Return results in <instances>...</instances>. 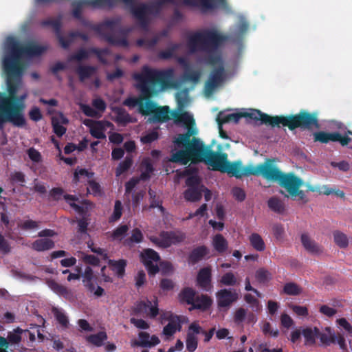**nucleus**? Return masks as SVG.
<instances>
[{
  "label": "nucleus",
  "mask_w": 352,
  "mask_h": 352,
  "mask_svg": "<svg viewBox=\"0 0 352 352\" xmlns=\"http://www.w3.org/2000/svg\"><path fill=\"white\" fill-rule=\"evenodd\" d=\"M174 70L157 69L144 65L140 72L133 74L135 87L140 93L142 102L139 112L142 116H152L158 107L151 100L161 91L173 87Z\"/></svg>",
  "instance_id": "f257e3e1"
},
{
  "label": "nucleus",
  "mask_w": 352,
  "mask_h": 352,
  "mask_svg": "<svg viewBox=\"0 0 352 352\" xmlns=\"http://www.w3.org/2000/svg\"><path fill=\"white\" fill-rule=\"evenodd\" d=\"M47 46L30 41L25 45L14 36L6 38L4 43V54L2 58L3 69L6 75V85H12L21 89L23 85V56L37 57L46 50Z\"/></svg>",
  "instance_id": "f03ea898"
},
{
  "label": "nucleus",
  "mask_w": 352,
  "mask_h": 352,
  "mask_svg": "<svg viewBox=\"0 0 352 352\" xmlns=\"http://www.w3.org/2000/svg\"><path fill=\"white\" fill-rule=\"evenodd\" d=\"M175 124H183L187 131L184 133L179 134L173 140L177 148L182 149L173 153L170 161L182 165L188 164L190 161V156L197 151L204 143L198 138L192 137L197 133L193 126L195 124L193 117L187 111H174L171 113Z\"/></svg>",
  "instance_id": "7ed1b4c3"
},
{
  "label": "nucleus",
  "mask_w": 352,
  "mask_h": 352,
  "mask_svg": "<svg viewBox=\"0 0 352 352\" xmlns=\"http://www.w3.org/2000/svg\"><path fill=\"white\" fill-rule=\"evenodd\" d=\"M244 117L259 120L261 124L270 125L272 127L287 126L291 131L298 128L301 130L313 131L320 127L318 113H310L305 110H301L297 114L287 116H271L260 110L254 109L250 113H244Z\"/></svg>",
  "instance_id": "20e7f679"
},
{
  "label": "nucleus",
  "mask_w": 352,
  "mask_h": 352,
  "mask_svg": "<svg viewBox=\"0 0 352 352\" xmlns=\"http://www.w3.org/2000/svg\"><path fill=\"white\" fill-rule=\"evenodd\" d=\"M7 85V92H0V131H3L4 125L9 122L14 126L22 127L26 124L23 115L24 100L27 94L17 96L19 89L12 85Z\"/></svg>",
  "instance_id": "39448f33"
},
{
  "label": "nucleus",
  "mask_w": 352,
  "mask_h": 352,
  "mask_svg": "<svg viewBox=\"0 0 352 352\" xmlns=\"http://www.w3.org/2000/svg\"><path fill=\"white\" fill-rule=\"evenodd\" d=\"M228 37L217 30L206 29L192 33L188 37L187 45L190 53L213 52L228 41Z\"/></svg>",
  "instance_id": "423d86ee"
},
{
  "label": "nucleus",
  "mask_w": 352,
  "mask_h": 352,
  "mask_svg": "<svg viewBox=\"0 0 352 352\" xmlns=\"http://www.w3.org/2000/svg\"><path fill=\"white\" fill-rule=\"evenodd\" d=\"M120 16L106 19L100 24L94 25L93 30L110 45L128 47L127 34L130 29L122 28Z\"/></svg>",
  "instance_id": "0eeeda50"
},
{
  "label": "nucleus",
  "mask_w": 352,
  "mask_h": 352,
  "mask_svg": "<svg viewBox=\"0 0 352 352\" xmlns=\"http://www.w3.org/2000/svg\"><path fill=\"white\" fill-rule=\"evenodd\" d=\"M166 3L176 5L175 0H156L151 3H140L131 9V14L135 19L141 28L147 31L149 25V15L158 14Z\"/></svg>",
  "instance_id": "6e6552de"
},
{
  "label": "nucleus",
  "mask_w": 352,
  "mask_h": 352,
  "mask_svg": "<svg viewBox=\"0 0 352 352\" xmlns=\"http://www.w3.org/2000/svg\"><path fill=\"white\" fill-rule=\"evenodd\" d=\"M190 162H204L212 167L213 170L223 171L227 163L228 155L226 153L213 151L210 146H201L190 157Z\"/></svg>",
  "instance_id": "1a4fd4ad"
},
{
  "label": "nucleus",
  "mask_w": 352,
  "mask_h": 352,
  "mask_svg": "<svg viewBox=\"0 0 352 352\" xmlns=\"http://www.w3.org/2000/svg\"><path fill=\"white\" fill-rule=\"evenodd\" d=\"M218 63H219V65L210 72L208 75V78L205 82L204 90L206 96H210L216 88L220 86L226 80V70L221 58L219 56L209 57V64L214 65Z\"/></svg>",
  "instance_id": "9d476101"
},
{
  "label": "nucleus",
  "mask_w": 352,
  "mask_h": 352,
  "mask_svg": "<svg viewBox=\"0 0 352 352\" xmlns=\"http://www.w3.org/2000/svg\"><path fill=\"white\" fill-rule=\"evenodd\" d=\"M140 260L148 271L149 276H154L160 272L157 264L160 261V254L153 249H144L140 254Z\"/></svg>",
  "instance_id": "9b49d317"
},
{
  "label": "nucleus",
  "mask_w": 352,
  "mask_h": 352,
  "mask_svg": "<svg viewBox=\"0 0 352 352\" xmlns=\"http://www.w3.org/2000/svg\"><path fill=\"white\" fill-rule=\"evenodd\" d=\"M314 142H319L327 144L329 142H338L342 146H344L349 144L351 141V138L347 135H342L339 132L328 133L324 131H319L314 133Z\"/></svg>",
  "instance_id": "f8f14e48"
},
{
  "label": "nucleus",
  "mask_w": 352,
  "mask_h": 352,
  "mask_svg": "<svg viewBox=\"0 0 352 352\" xmlns=\"http://www.w3.org/2000/svg\"><path fill=\"white\" fill-rule=\"evenodd\" d=\"M62 19L63 15L60 14L57 16V17L55 19L48 18L41 21V25L42 27H52L54 29L56 37L62 47L64 49H67L69 47V41H67L65 40V36L62 35Z\"/></svg>",
  "instance_id": "ddd939ff"
},
{
  "label": "nucleus",
  "mask_w": 352,
  "mask_h": 352,
  "mask_svg": "<svg viewBox=\"0 0 352 352\" xmlns=\"http://www.w3.org/2000/svg\"><path fill=\"white\" fill-rule=\"evenodd\" d=\"M278 184L280 187L285 188L289 195L298 188H300L303 184V181L292 172L283 173Z\"/></svg>",
  "instance_id": "4468645a"
},
{
  "label": "nucleus",
  "mask_w": 352,
  "mask_h": 352,
  "mask_svg": "<svg viewBox=\"0 0 352 352\" xmlns=\"http://www.w3.org/2000/svg\"><path fill=\"white\" fill-rule=\"evenodd\" d=\"M216 298L219 308H228L238 300L239 295L234 289H221L216 293Z\"/></svg>",
  "instance_id": "2eb2a0df"
},
{
  "label": "nucleus",
  "mask_w": 352,
  "mask_h": 352,
  "mask_svg": "<svg viewBox=\"0 0 352 352\" xmlns=\"http://www.w3.org/2000/svg\"><path fill=\"white\" fill-rule=\"evenodd\" d=\"M273 162L274 160L267 159L264 163H261L260 173L265 179L278 182L283 172Z\"/></svg>",
  "instance_id": "dca6fc26"
},
{
  "label": "nucleus",
  "mask_w": 352,
  "mask_h": 352,
  "mask_svg": "<svg viewBox=\"0 0 352 352\" xmlns=\"http://www.w3.org/2000/svg\"><path fill=\"white\" fill-rule=\"evenodd\" d=\"M160 236L162 238V248H167L172 245L179 244L184 241L186 234L181 231H162Z\"/></svg>",
  "instance_id": "f3484780"
},
{
  "label": "nucleus",
  "mask_w": 352,
  "mask_h": 352,
  "mask_svg": "<svg viewBox=\"0 0 352 352\" xmlns=\"http://www.w3.org/2000/svg\"><path fill=\"white\" fill-rule=\"evenodd\" d=\"M148 310L150 318H155L158 315L159 309L157 299L155 301L154 305H153L152 302L148 299L146 300L138 302L133 309L134 313L138 315L146 313Z\"/></svg>",
  "instance_id": "a211bd4d"
},
{
  "label": "nucleus",
  "mask_w": 352,
  "mask_h": 352,
  "mask_svg": "<svg viewBox=\"0 0 352 352\" xmlns=\"http://www.w3.org/2000/svg\"><path fill=\"white\" fill-rule=\"evenodd\" d=\"M210 252L208 248L204 245L193 248L187 257L188 264L194 265L203 260Z\"/></svg>",
  "instance_id": "6ab92c4d"
},
{
  "label": "nucleus",
  "mask_w": 352,
  "mask_h": 352,
  "mask_svg": "<svg viewBox=\"0 0 352 352\" xmlns=\"http://www.w3.org/2000/svg\"><path fill=\"white\" fill-rule=\"evenodd\" d=\"M211 278V269L208 267L201 268L197 276V285L206 291H209L212 287Z\"/></svg>",
  "instance_id": "aec40b11"
},
{
  "label": "nucleus",
  "mask_w": 352,
  "mask_h": 352,
  "mask_svg": "<svg viewBox=\"0 0 352 352\" xmlns=\"http://www.w3.org/2000/svg\"><path fill=\"white\" fill-rule=\"evenodd\" d=\"M166 319L168 320V323L163 329V333L165 336H172L176 331H181V320L178 316L170 314Z\"/></svg>",
  "instance_id": "412c9836"
},
{
  "label": "nucleus",
  "mask_w": 352,
  "mask_h": 352,
  "mask_svg": "<svg viewBox=\"0 0 352 352\" xmlns=\"http://www.w3.org/2000/svg\"><path fill=\"white\" fill-rule=\"evenodd\" d=\"M170 109L168 106H158L153 114L149 118L150 122L163 123L168 121L170 118Z\"/></svg>",
  "instance_id": "4be33fe9"
},
{
  "label": "nucleus",
  "mask_w": 352,
  "mask_h": 352,
  "mask_svg": "<svg viewBox=\"0 0 352 352\" xmlns=\"http://www.w3.org/2000/svg\"><path fill=\"white\" fill-rule=\"evenodd\" d=\"M212 304V299L206 294H201L195 296V302L190 310L198 309L202 311L208 310Z\"/></svg>",
  "instance_id": "5701e85b"
},
{
  "label": "nucleus",
  "mask_w": 352,
  "mask_h": 352,
  "mask_svg": "<svg viewBox=\"0 0 352 352\" xmlns=\"http://www.w3.org/2000/svg\"><path fill=\"white\" fill-rule=\"evenodd\" d=\"M47 285L54 293L62 296L65 299L70 300L73 298V293L71 289L57 283L54 280L47 281Z\"/></svg>",
  "instance_id": "b1692460"
},
{
  "label": "nucleus",
  "mask_w": 352,
  "mask_h": 352,
  "mask_svg": "<svg viewBox=\"0 0 352 352\" xmlns=\"http://www.w3.org/2000/svg\"><path fill=\"white\" fill-rule=\"evenodd\" d=\"M244 166H243L240 161L229 162L227 160V163L225 165L223 172H226L228 174H231L236 178H241L244 176Z\"/></svg>",
  "instance_id": "393cba45"
},
{
  "label": "nucleus",
  "mask_w": 352,
  "mask_h": 352,
  "mask_svg": "<svg viewBox=\"0 0 352 352\" xmlns=\"http://www.w3.org/2000/svg\"><path fill=\"white\" fill-rule=\"evenodd\" d=\"M112 111L115 115L114 121L118 124L124 126L133 122L130 114L124 108L115 107L112 109Z\"/></svg>",
  "instance_id": "a878e982"
},
{
  "label": "nucleus",
  "mask_w": 352,
  "mask_h": 352,
  "mask_svg": "<svg viewBox=\"0 0 352 352\" xmlns=\"http://www.w3.org/2000/svg\"><path fill=\"white\" fill-rule=\"evenodd\" d=\"M301 243L305 249L310 253L319 254L322 252L320 245H318L314 240H312L307 234H302Z\"/></svg>",
  "instance_id": "bb28decb"
},
{
  "label": "nucleus",
  "mask_w": 352,
  "mask_h": 352,
  "mask_svg": "<svg viewBox=\"0 0 352 352\" xmlns=\"http://www.w3.org/2000/svg\"><path fill=\"white\" fill-rule=\"evenodd\" d=\"M327 332L323 333L319 330V333L317 334V338H319L320 342L325 346H329L331 344H335L336 342V335L332 331L331 328L327 327L324 329Z\"/></svg>",
  "instance_id": "cd10ccee"
},
{
  "label": "nucleus",
  "mask_w": 352,
  "mask_h": 352,
  "mask_svg": "<svg viewBox=\"0 0 352 352\" xmlns=\"http://www.w3.org/2000/svg\"><path fill=\"white\" fill-rule=\"evenodd\" d=\"M267 206L272 212L279 214H283L286 210L284 201L276 196H273L268 199Z\"/></svg>",
  "instance_id": "c85d7f7f"
},
{
  "label": "nucleus",
  "mask_w": 352,
  "mask_h": 352,
  "mask_svg": "<svg viewBox=\"0 0 352 352\" xmlns=\"http://www.w3.org/2000/svg\"><path fill=\"white\" fill-rule=\"evenodd\" d=\"M196 292L191 287H184L179 294V299L181 302L186 303L192 307L195 302Z\"/></svg>",
  "instance_id": "c756f323"
},
{
  "label": "nucleus",
  "mask_w": 352,
  "mask_h": 352,
  "mask_svg": "<svg viewBox=\"0 0 352 352\" xmlns=\"http://www.w3.org/2000/svg\"><path fill=\"white\" fill-rule=\"evenodd\" d=\"M190 329L193 331L195 333L202 334L204 336V342H209L214 336L215 332V327H212L209 329V331H206L199 324V323L196 321L190 323Z\"/></svg>",
  "instance_id": "7c9ffc66"
},
{
  "label": "nucleus",
  "mask_w": 352,
  "mask_h": 352,
  "mask_svg": "<svg viewBox=\"0 0 352 352\" xmlns=\"http://www.w3.org/2000/svg\"><path fill=\"white\" fill-rule=\"evenodd\" d=\"M318 333L319 329L318 327H314V329L310 327L303 328L302 329V335L305 338V344L310 346L314 345Z\"/></svg>",
  "instance_id": "2f4dec72"
},
{
  "label": "nucleus",
  "mask_w": 352,
  "mask_h": 352,
  "mask_svg": "<svg viewBox=\"0 0 352 352\" xmlns=\"http://www.w3.org/2000/svg\"><path fill=\"white\" fill-rule=\"evenodd\" d=\"M54 248V242L50 239H41L34 241L32 248L37 252H43Z\"/></svg>",
  "instance_id": "473e14b6"
},
{
  "label": "nucleus",
  "mask_w": 352,
  "mask_h": 352,
  "mask_svg": "<svg viewBox=\"0 0 352 352\" xmlns=\"http://www.w3.org/2000/svg\"><path fill=\"white\" fill-rule=\"evenodd\" d=\"M197 334L195 333L192 329H190V324L188 326L186 339V350L188 352H194L196 351L198 346V338Z\"/></svg>",
  "instance_id": "72a5a7b5"
},
{
  "label": "nucleus",
  "mask_w": 352,
  "mask_h": 352,
  "mask_svg": "<svg viewBox=\"0 0 352 352\" xmlns=\"http://www.w3.org/2000/svg\"><path fill=\"white\" fill-rule=\"evenodd\" d=\"M96 72V68L91 65H80L76 69V73L80 82H84L86 79L91 77Z\"/></svg>",
  "instance_id": "f704fd0d"
},
{
  "label": "nucleus",
  "mask_w": 352,
  "mask_h": 352,
  "mask_svg": "<svg viewBox=\"0 0 352 352\" xmlns=\"http://www.w3.org/2000/svg\"><path fill=\"white\" fill-rule=\"evenodd\" d=\"M204 188H187L184 192V197L186 201L196 202L202 197Z\"/></svg>",
  "instance_id": "c9c22d12"
},
{
  "label": "nucleus",
  "mask_w": 352,
  "mask_h": 352,
  "mask_svg": "<svg viewBox=\"0 0 352 352\" xmlns=\"http://www.w3.org/2000/svg\"><path fill=\"white\" fill-rule=\"evenodd\" d=\"M212 245L214 250L220 254L225 252L228 248L227 240L221 234H217L214 236Z\"/></svg>",
  "instance_id": "e433bc0d"
},
{
  "label": "nucleus",
  "mask_w": 352,
  "mask_h": 352,
  "mask_svg": "<svg viewBox=\"0 0 352 352\" xmlns=\"http://www.w3.org/2000/svg\"><path fill=\"white\" fill-rule=\"evenodd\" d=\"M109 265L118 277L122 278L124 275L125 267L126 266V261L125 260H109Z\"/></svg>",
  "instance_id": "4c0bfd02"
},
{
  "label": "nucleus",
  "mask_w": 352,
  "mask_h": 352,
  "mask_svg": "<svg viewBox=\"0 0 352 352\" xmlns=\"http://www.w3.org/2000/svg\"><path fill=\"white\" fill-rule=\"evenodd\" d=\"M107 335L105 331H99L96 334H91L86 337V340L96 346H101L107 340Z\"/></svg>",
  "instance_id": "58836bf2"
},
{
  "label": "nucleus",
  "mask_w": 352,
  "mask_h": 352,
  "mask_svg": "<svg viewBox=\"0 0 352 352\" xmlns=\"http://www.w3.org/2000/svg\"><path fill=\"white\" fill-rule=\"evenodd\" d=\"M243 117H244V113H233L223 116L219 115L217 118V122L219 125H222L223 124L230 122L237 123Z\"/></svg>",
  "instance_id": "ea45409f"
},
{
  "label": "nucleus",
  "mask_w": 352,
  "mask_h": 352,
  "mask_svg": "<svg viewBox=\"0 0 352 352\" xmlns=\"http://www.w3.org/2000/svg\"><path fill=\"white\" fill-rule=\"evenodd\" d=\"M250 245L257 251L262 252L265 245L262 237L257 233H252L249 237Z\"/></svg>",
  "instance_id": "a19ab883"
},
{
  "label": "nucleus",
  "mask_w": 352,
  "mask_h": 352,
  "mask_svg": "<svg viewBox=\"0 0 352 352\" xmlns=\"http://www.w3.org/2000/svg\"><path fill=\"white\" fill-rule=\"evenodd\" d=\"M335 243L340 248H346L349 245L347 236L343 232L336 230L333 232Z\"/></svg>",
  "instance_id": "79ce46f5"
},
{
  "label": "nucleus",
  "mask_w": 352,
  "mask_h": 352,
  "mask_svg": "<svg viewBox=\"0 0 352 352\" xmlns=\"http://www.w3.org/2000/svg\"><path fill=\"white\" fill-rule=\"evenodd\" d=\"M24 330L20 327H16L12 331H10L8 333L7 340L9 342V344H18L22 340L21 334Z\"/></svg>",
  "instance_id": "37998d69"
},
{
  "label": "nucleus",
  "mask_w": 352,
  "mask_h": 352,
  "mask_svg": "<svg viewBox=\"0 0 352 352\" xmlns=\"http://www.w3.org/2000/svg\"><path fill=\"white\" fill-rule=\"evenodd\" d=\"M86 0H79L76 1H74L72 3V6L73 8L72 10V15L73 16L78 19H82V10L83 6H87V4L85 3Z\"/></svg>",
  "instance_id": "c03bdc74"
},
{
  "label": "nucleus",
  "mask_w": 352,
  "mask_h": 352,
  "mask_svg": "<svg viewBox=\"0 0 352 352\" xmlns=\"http://www.w3.org/2000/svg\"><path fill=\"white\" fill-rule=\"evenodd\" d=\"M284 294L289 296H297L302 293V288L295 283H287L283 287Z\"/></svg>",
  "instance_id": "a18cd8bd"
},
{
  "label": "nucleus",
  "mask_w": 352,
  "mask_h": 352,
  "mask_svg": "<svg viewBox=\"0 0 352 352\" xmlns=\"http://www.w3.org/2000/svg\"><path fill=\"white\" fill-rule=\"evenodd\" d=\"M220 283L226 286H236L239 285V281L232 272L224 274L220 279Z\"/></svg>",
  "instance_id": "49530a36"
},
{
  "label": "nucleus",
  "mask_w": 352,
  "mask_h": 352,
  "mask_svg": "<svg viewBox=\"0 0 352 352\" xmlns=\"http://www.w3.org/2000/svg\"><path fill=\"white\" fill-rule=\"evenodd\" d=\"M104 126L100 121L96 122L95 125L91 127V135L97 139H104L106 135L104 133Z\"/></svg>",
  "instance_id": "de8ad7c7"
},
{
  "label": "nucleus",
  "mask_w": 352,
  "mask_h": 352,
  "mask_svg": "<svg viewBox=\"0 0 352 352\" xmlns=\"http://www.w3.org/2000/svg\"><path fill=\"white\" fill-rule=\"evenodd\" d=\"M52 313L57 322L63 328H67L69 326V320L67 316L61 310L56 307L52 308Z\"/></svg>",
  "instance_id": "09e8293b"
},
{
  "label": "nucleus",
  "mask_w": 352,
  "mask_h": 352,
  "mask_svg": "<svg viewBox=\"0 0 352 352\" xmlns=\"http://www.w3.org/2000/svg\"><path fill=\"white\" fill-rule=\"evenodd\" d=\"M133 164V160L131 157L126 156L125 159L121 162L116 169V175L120 176L127 171Z\"/></svg>",
  "instance_id": "8fccbe9b"
},
{
  "label": "nucleus",
  "mask_w": 352,
  "mask_h": 352,
  "mask_svg": "<svg viewBox=\"0 0 352 352\" xmlns=\"http://www.w3.org/2000/svg\"><path fill=\"white\" fill-rule=\"evenodd\" d=\"M159 42V37H153L151 39L138 38L136 41V45L138 47H145L151 49L154 47Z\"/></svg>",
  "instance_id": "3c124183"
},
{
  "label": "nucleus",
  "mask_w": 352,
  "mask_h": 352,
  "mask_svg": "<svg viewBox=\"0 0 352 352\" xmlns=\"http://www.w3.org/2000/svg\"><path fill=\"white\" fill-rule=\"evenodd\" d=\"M201 76V73L197 70L186 69L184 74L185 80L190 81L195 83L198 82Z\"/></svg>",
  "instance_id": "603ef678"
},
{
  "label": "nucleus",
  "mask_w": 352,
  "mask_h": 352,
  "mask_svg": "<svg viewBox=\"0 0 352 352\" xmlns=\"http://www.w3.org/2000/svg\"><path fill=\"white\" fill-rule=\"evenodd\" d=\"M64 199L69 204V206L74 209L76 212L82 213L83 212V208L75 203L76 201L78 200V198L75 195L66 194L63 196Z\"/></svg>",
  "instance_id": "864d4df0"
},
{
  "label": "nucleus",
  "mask_w": 352,
  "mask_h": 352,
  "mask_svg": "<svg viewBox=\"0 0 352 352\" xmlns=\"http://www.w3.org/2000/svg\"><path fill=\"white\" fill-rule=\"evenodd\" d=\"M52 125L54 133L58 137H61L65 133L66 128L59 124V120L56 117L52 118Z\"/></svg>",
  "instance_id": "5fc2aeb1"
},
{
  "label": "nucleus",
  "mask_w": 352,
  "mask_h": 352,
  "mask_svg": "<svg viewBox=\"0 0 352 352\" xmlns=\"http://www.w3.org/2000/svg\"><path fill=\"white\" fill-rule=\"evenodd\" d=\"M186 185L188 188H204V185L201 184L200 178L197 175H191L186 178Z\"/></svg>",
  "instance_id": "6e6d98bb"
},
{
  "label": "nucleus",
  "mask_w": 352,
  "mask_h": 352,
  "mask_svg": "<svg viewBox=\"0 0 352 352\" xmlns=\"http://www.w3.org/2000/svg\"><path fill=\"white\" fill-rule=\"evenodd\" d=\"M89 54V49L88 50H86L82 48L78 50L75 54L72 55L69 58V60L81 61L82 60L88 58Z\"/></svg>",
  "instance_id": "4d7b16f0"
},
{
  "label": "nucleus",
  "mask_w": 352,
  "mask_h": 352,
  "mask_svg": "<svg viewBox=\"0 0 352 352\" xmlns=\"http://www.w3.org/2000/svg\"><path fill=\"white\" fill-rule=\"evenodd\" d=\"M80 108L81 111H82V113L88 117H91V118L100 117V114L98 113V112L96 109H94V108H92L91 107H90L88 104H81L80 106Z\"/></svg>",
  "instance_id": "13d9d810"
},
{
  "label": "nucleus",
  "mask_w": 352,
  "mask_h": 352,
  "mask_svg": "<svg viewBox=\"0 0 352 352\" xmlns=\"http://www.w3.org/2000/svg\"><path fill=\"white\" fill-rule=\"evenodd\" d=\"M80 38L82 40L87 41L89 39L88 35L85 33L80 32L79 31H72L68 34V36L65 37L67 41H69V45L74 41L76 38Z\"/></svg>",
  "instance_id": "bf43d9fd"
},
{
  "label": "nucleus",
  "mask_w": 352,
  "mask_h": 352,
  "mask_svg": "<svg viewBox=\"0 0 352 352\" xmlns=\"http://www.w3.org/2000/svg\"><path fill=\"white\" fill-rule=\"evenodd\" d=\"M122 213V203L119 200H116L114 205V210L112 215L110 217V221H116L120 219Z\"/></svg>",
  "instance_id": "052dcab7"
},
{
  "label": "nucleus",
  "mask_w": 352,
  "mask_h": 352,
  "mask_svg": "<svg viewBox=\"0 0 352 352\" xmlns=\"http://www.w3.org/2000/svg\"><path fill=\"white\" fill-rule=\"evenodd\" d=\"M270 273L264 268L256 271L255 277L259 283H265L270 279Z\"/></svg>",
  "instance_id": "680f3d73"
},
{
  "label": "nucleus",
  "mask_w": 352,
  "mask_h": 352,
  "mask_svg": "<svg viewBox=\"0 0 352 352\" xmlns=\"http://www.w3.org/2000/svg\"><path fill=\"white\" fill-rule=\"evenodd\" d=\"M90 54H95L98 60L102 63H105V60L103 58L104 55H107L109 54V51L107 48H96V47H91L89 49Z\"/></svg>",
  "instance_id": "e2e57ef3"
},
{
  "label": "nucleus",
  "mask_w": 352,
  "mask_h": 352,
  "mask_svg": "<svg viewBox=\"0 0 352 352\" xmlns=\"http://www.w3.org/2000/svg\"><path fill=\"white\" fill-rule=\"evenodd\" d=\"M142 96H140L139 98L129 97L124 100L123 104L125 106H127L129 107H135L136 106H138V111H140V104H142Z\"/></svg>",
  "instance_id": "0e129e2a"
},
{
  "label": "nucleus",
  "mask_w": 352,
  "mask_h": 352,
  "mask_svg": "<svg viewBox=\"0 0 352 352\" xmlns=\"http://www.w3.org/2000/svg\"><path fill=\"white\" fill-rule=\"evenodd\" d=\"M89 186L87 190L95 196L100 195L101 194L100 185L94 180H89L88 182Z\"/></svg>",
  "instance_id": "69168bd1"
},
{
  "label": "nucleus",
  "mask_w": 352,
  "mask_h": 352,
  "mask_svg": "<svg viewBox=\"0 0 352 352\" xmlns=\"http://www.w3.org/2000/svg\"><path fill=\"white\" fill-rule=\"evenodd\" d=\"M272 231L274 237L277 240H281L284 237L285 234V229L282 224L280 223H276L272 227Z\"/></svg>",
  "instance_id": "338daca9"
},
{
  "label": "nucleus",
  "mask_w": 352,
  "mask_h": 352,
  "mask_svg": "<svg viewBox=\"0 0 352 352\" xmlns=\"http://www.w3.org/2000/svg\"><path fill=\"white\" fill-rule=\"evenodd\" d=\"M159 138V134L156 131H152L146 133L141 138V142L143 144H151V142L157 140Z\"/></svg>",
  "instance_id": "774afa93"
}]
</instances>
